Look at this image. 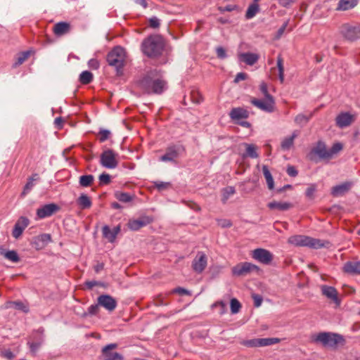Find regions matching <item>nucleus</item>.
<instances>
[{
  "label": "nucleus",
  "mask_w": 360,
  "mask_h": 360,
  "mask_svg": "<svg viewBox=\"0 0 360 360\" xmlns=\"http://www.w3.org/2000/svg\"><path fill=\"white\" fill-rule=\"evenodd\" d=\"M135 86L145 94H161L167 88V82L157 77L156 71L150 70L135 82Z\"/></svg>",
  "instance_id": "f257e3e1"
},
{
  "label": "nucleus",
  "mask_w": 360,
  "mask_h": 360,
  "mask_svg": "<svg viewBox=\"0 0 360 360\" xmlns=\"http://www.w3.org/2000/svg\"><path fill=\"white\" fill-rule=\"evenodd\" d=\"M342 148V144L340 142H337L335 143L330 149H328L325 142L319 140L311 148L308 156L311 160L315 162L318 161L316 157L319 160L328 161L332 159L335 155L341 151Z\"/></svg>",
  "instance_id": "f03ea898"
},
{
  "label": "nucleus",
  "mask_w": 360,
  "mask_h": 360,
  "mask_svg": "<svg viewBox=\"0 0 360 360\" xmlns=\"http://www.w3.org/2000/svg\"><path fill=\"white\" fill-rule=\"evenodd\" d=\"M165 46V39L161 35L150 34L143 40L141 50L147 57L156 58L162 54Z\"/></svg>",
  "instance_id": "7ed1b4c3"
},
{
  "label": "nucleus",
  "mask_w": 360,
  "mask_h": 360,
  "mask_svg": "<svg viewBox=\"0 0 360 360\" xmlns=\"http://www.w3.org/2000/svg\"><path fill=\"white\" fill-rule=\"evenodd\" d=\"M107 62L110 66L114 67L117 75L123 74V68L125 65L126 53L124 49L120 46L114 47L106 57Z\"/></svg>",
  "instance_id": "20e7f679"
},
{
  "label": "nucleus",
  "mask_w": 360,
  "mask_h": 360,
  "mask_svg": "<svg viewBox=\"0 0 360 360\" xmlns=\"http://www.w3.org/2000/svg\"><path fill=\"white\" fill-rule=\"evenodd\" d=\"M288 242L295 246L308 247L314 249H320L330 245L329 241L321 240L303 235L292 236L288 239Z\"/></svg>",
  "instance_id": "39448f33"
},
{
  "label": "nucleus",
  "mask_w": 360,
  "mask_h": 360,
  "mask_svg": "<svg viewBox=\"0 0 360 360\" xmlns=\"http://www.w3.org/2000/svg\"><path fill=\"white\" fill-rule=\"evenodd\" d=\"M313 342L321 343L324 347H335L338 344H343L345 339L342 335L329 332H321L313 336Z\"/></svg>",
  "instance_id": "423d86ee"
},
{
  "label": "nucleus",
  "mask_w": 360,
  "mask_h": 360,
  "mask_svg": "<svg viewBox=\"0 0 360 360\" xmlns=\"http://www.w3.org/2000/svg\"><path fill=\"white\" fill-rule=\"evenodd\" d=\"M186 153V148L181 143H172L169 145L166 150L165 153L160 158L162 162H171L176 163V160L181 155Z\"/></svg>",
  "instance_id": "0eeeda50"
},
{
  "label": "nucleus",
  "mask_w": 360,
  "mask_h": 360,
  "mask_svg": "<svg viewBox=\"0 0 360 360\" xmlns=\"http://www.w3.org/2000/svg\"><path fill=\"white\" fill-rule=\"evenodd\" d=\"M340 33L347 41L353 42L360 39V24H342L340 27Z\"/></svg>",
  "instance_id": "6e6552de"
},
{
  "label": "nucleus",
  "mask_w": 360,
  "mask_h": 360,
  "mask_svg": "<svg viewBox=\"0 0 360 360\" xmlns=\"http://www.w3.org/2000/svg\"><path fill=\"white\" fill-rule=\"evenodd\" d=\"M44 330H45L43 327H39L30 337L32 340L28 341L27 343L29 347L30 352L33 356H36L39 349L44 341Z\"/></svg>",
  "instance_id": "1a4fd4ad"
},
{
  "label": "nucleus",
  "mask_w": 360,
  "mask_h": 360,
  "mask_svg": "<svg viewBox=\"0 0 360 360\" xmlns=\"http://www.w3.org/2000/svg\"><path fill=\"white\" fill-rule=\"evenodd\" d=\"M281 340L277 338H253L250 340H244L240 342V345L247 347H261L279 343Z\"/></svg>",
  "instance_id": "9d476101"
},
{
  "label": "nucleus",
  "mask_w": 360,
  "mask_h": 360,
  "mask_svg": "<svg viewBox=\"0 0 360 360\" xmlns=\"http://www.w3.org/2000/svg\"><path fill=\"white\" fill-rule=\"evenodd\" d=\"M260 268L250 262L239 263L232 268V274L236 276H243L249 274L252 271H259Z\"/></svg>",
  "instance_id": "9b49d317"
},
{
  "label": "nucleus",
  "mask_w": 360,
  "mask_h": 360,
  "mask_svg": "<svg viewBox=\"0 0 360 360\" xmlns=\"http://www.w3.org/2000/svg\"><path fill=\"white\" fill-rule=\"evenodd\" d=\"M117 155L112 150L107 149L104 150L100 158V162L102 166L108 169H114L117 167L118 162L116 160Z\"/></svg>",
  "instance_id": "f8f14e48"
},
{
  "label": "nucleus",
  "mask_w": 360,
  "mask_h": 360,
  "mask_svg": "<svg viewBox=\"0 0 360 360\" xmlns=\"http://www.w3.org/2000/svg\"><path fill=\"white\" fill-rule=\"evenodd\" d=\"M251 255L254 259L265 265L270 264L274 259L273 254L264 248H257L252 250Z\"/></svg>",
  "instance_id": "ddd939ff"
},
{
  "label": "nucleus",
  "mask_w": 360,
  "mask_h": 360,
  "mask_svg": "<svg viewBox=\"0 0 360 360\" xmlns=\"http://www.w3.org/2000/svg\"><path fill=\"white\" fill-rule=\"evenodd\" d=\"M250 103L257 108L266 112H272L275 108L274 98L258 99L252 98Z\"/></svg>",
  "instance_id": "4468645a"
},
{
  "label": "nucleus",
  "mask_w": 360,
  "mask_h": 360,
  "mask_svg": "<svg viewBox=\"0 0 360 360\" xmlns=\"http://www.w3.org/2000/svg\"><path fill=\"white\" fill-rule=\"evenodd\" d=\"M117 343H111L105 345L101 349V354L104 360H123L124 358L122 354L117 352H113V349L117 348Z\"/></svg>",
  "instance_id": "2eb2a0df"
},
{
  "label": "nucleus",
  "mask_w": 360,
  "mask_h": 360,
  "mask_svg": "<svg viewBox=\"0 0 360 360\" xmlns=\"http://www.w3.org/2000/svg\"><path fill=\"white\" fill-rule=\"evenodd\" d=\"M207 264V257L203 252H198L192 262L193 270L201 274L206 268Z\"/></svg>",
  "instance_id": "dca6fc26"
},
{
  "label": "nucleus",
  "mask_w": 360,
  "mask_h": 360,
  "mask_svg": "<svg viewBox=\"0 0 360 360\" xmlns=\"http://www.w3.org/2000/svg\"><path fill=\"white\" fill-rule=\"evenodd\" d=\"M60 210V207L55 203L46 204L37 210V215L39 219H44L52 216Z\"/></svg>",
  "instance_id": "f3484780"
},
{
  "label": "nucleus",
  "mask_w": 360,
  "mask_h": 360,
  "mask_svg": "<svg viewBox=\"0 0 360 360\" xmlns=\"http://www.w3.org/2000/svg\"><path fill=\"white\" fill-rule=\"evenodd\" d=\"M153 221V217L144 215L137 219H130L127 223V226L131 231H138L142 227L150 224Z\"/></svg>",
  "instance_id": "a211bd4d"
},
{
  "label": "nucleus",
  "mask_w": 360,
  "mask_h": 360,
  "mask_svg": "<svg viewBox=\"0 0 360 360\" xmlns=\"http://www.w3.org/2000/svg\"><path fill=\"white\" fill-rule=\"evenodd\" d=\"M97 302L100 306L104 307L108 311H112L117 305L116 300L110 295L103 294L98 297Z\"/></svg>",
  "instance_id": "6ab92c4d"
},
{
  "label": "nucleus",
  "mask_w": 360,
  "mask_h": 360,
  "mask_svg": "<svg viewBox=\"0 0 360 360\" xmlns=\"http://www.w3.org/2000/svg\"><path fill=\"white\" fill-rule=\"evenodd\" d=\"M354 121V116L349 112H343L338 114L335 118V124L340 129L350 126Z\"/></svg>",
  "instance_id": "aec40b11"
},
{
  "label": "nucleus",
  "mask_w": 360,
  "mask_h": 360,
  "mask_svg": "<svg viewBox=\"0 0 360 360\" xmlns=\"http://www.w3.org/2000/svg\"><path fill=\"white\" fill-rule=\"evenodd\" d=\"M354 183L350 181H345L333 186L331 189V195L333 197H340L347 193L352 188Z\"/></svg>",
  "instance_id": "412c9836"
},
{
  "label": "nucleus",
  "mask_w": 360,
  "mask_h": 360,
  "mask_svg": "<svg viewBox=\"0 0 360 360\" xmlns=\"http://www.w3.org/2000/svg\"><path fill=\"white\" fill-rule=\"evenodd\" d=\"M121 231L120 225L115 226L110 229L108 225H104L102 228L103 237L108 240L110 243H114L116 240L117 236Z\"/></svg>",
  "instance_id": "4be33fe9"
},
{
  "label": "nucleus",
  "mask_w": 360,
  "mask_h": 360,
  "mask_svg": "<svg viewBox=\"0 0 360 360\" xmlns=\"http://www.w3.org/2000/svg\"><path fill=\"white\" fill-rule=\"evenodd\" d=\"M229 115L231 120L233 121L234 123H236V121L248 118L250 113L248 110L238 107L232 108Z\"/></svg>",
  "instance_id": "5701e85b"
},
{
  "label": "nucleus",
  "mask_w": 360,
  "mask_h": 360,
  "mask_svg": "<svg viewBox=\"0 0 360 360\" xmlns=\"http://www.w3.org/2000/svg\"><path fill=\"white\" fill-rule=\"evenodd\" d=\"M71 29L72 27L70 23L61 21L54 25L53 27V32L56 37H60L70 33Z\"/></svg>",
  "instance_id": "b1692460"
},
{
  "label": "nucleus",
  "mask_w": 360,
  "mask_h": 360,
  "mask_svg": "<svg viewBox=\"0 0 360 360\" xmlns=\"http://www.w3.org/2000/svg\"><path fill=\"white\" fill-rule=\"evenodd\" d=\"M321 292L328 299H330L337 306L340 304V300L338 298L337 290L329 285H323L321 287Z\"/></svg>",
  "instance_id": "393cba45"
},
{
  "label": "nucleus",
  "mask_w": 360,
  "mask_h": 360,
  "mask_svg": "<svg viewBox=\"0 0 360 360\" xmlns=\"http://www.w3.org/2000/svg\"><path fill=\"white\" fill-rule=\"evenodd\" d=\"M342 270L349 275H360V261H348L343 265Z\"/></svg>",
  "instance_id": "a878e982"
},
{
  "label": "nucleus",
  "mask_w": 360,
  "mask_h": 360,
  "mask_svg": "<svg viewBox=\"0 0 360 360\" xmlns=\"http://www.w3.org/2000/svg\"><path fill=\"white\" fill-rule=\"evenodd\" d=\"M271 210L287 211L293 207L292 203L289 202L272 201L267 204Z\"/></svg>",
  "instance_id": "bb28decb"
},
{
  "label": "nucleus",
  "mask_w": 360,
  "mask_h": 360,
  "mask_svg": "<svg viewBox=\"0 0 360 360\" xmlns=\"http://www.w3.org/2000/svg\"><path fill=\"white\" fill-rule=\"evenodd\" d=\"M14 307L17 310L21 311L25 314L30 311V307L27 303H25L22 301H8L5 303V308L8 309Z\"/></svg>",
  "instance_id": "cd10ccee"
},
{
  "label": "nucleus",
  "mask_w": 360,
  "mask_h": 360,
  "mask_svg": "<svg viewBox=\"0 0 360 360\" xmlns=\"http://www.w3.org/2000/svg\"><path fill=\"white\" fill-rule=\"evenodd\" d=\"M259 58V56L257 53L247 52L242 53L239 55V59L245 62L248 65H253Z\"/></svg>",
  "instance_id": "c85d7f7f"
},
{
  "label": "nucleus",
  "mask_w": 360,
  "mask_h": 360,
  "mask_svg": "<svg viewBox=\"0 0 360 360\" xmlns=\"http://www.w3.org/2000/svg\"><path fill=\"white\" fill-rule=\"evenodd\" d=\"M77 205L82 209H89L92 205L91 198L85 193H82L77 200Z\"/></svg>",
  "instance_id": "c756f323"
},
{
  "label": "nucleus",
  "mask_w": 360,
  "mask_h": 360,
  "mask_svg": "<svg viewBox=\"0 0 360 360\" xmlns=\"http://www.w3.org/2000/svg\"><path fill=\"white\" fill-rule=\"evenodd\" d=\"M0 255H4L6 259L15 263L19 262L20 260V258L15 250L5 251L3 248H1Z\"/></svg>",
  "instance_id": "7c9ffc66"
},
{
  "label": "nucleus",
  "mask_w": 360,
  "mask_h": 360,
  "mask_svg": "<svg viewBox=\"0 0 360 360\" xmlns=\"http://www.w3.org/2000/svg\"><path fill=\"white\" fill-rule=\"evenodd\" d=\"M262 172L266 179L268 188L271 191L274 189V178L268 168V166L263 165L262 166Z\"/></svg>",
  "instance_id": "2f4dec72"
},
{
  "label": "nucleus",
  "mask_w": 360,
  "mask_h": 360,
  "mask_svg": "<svg viewBox=\"0 0 360 360\" xmlns=\"http://www.w3.org/2000/svg\"><path fill=\"white\" fill-rule=\"evenodd\" d=\"M358 3V0H340L338 9L347 11L353 8Z\"/></svg>",
  "instance_id": "473e14b6"
},
{
  "label": "nucleus",
  "mask_w": 360,
  "mask_h": 360,
  "mask_svg": "<svg viewBox=\"0 0 360 360\" xmlns=\"http://www.w3.org/2000/svg\"><path fill=\"white\" fill-rule=\"evenodd\" d=\"M30 53H31L30 51H25L19 53L16 56L15 61L13 63V67L16 68V67L22 65L30 56Z\"/></svg>",
  "instance_id": "72a5a7b5"
},
{
  "label": "nucleus",
  "mask_w": 360,
  "mask_h": 360,
  "mask_svg": "<svg viewBox=\"0 0 360 360\" xmlns=\"http://www.w3.org/2000/svg\"><path fill=\"white\" fill-rule=\"evenodd\" d=\"M297 134L294 132L291 136L285 137L281 142V148L284 150H289L294 144V140Z\"/></svg>",
  "instance_id": "f704fd0d"
},
{
  "label": "nucleus",
  "mask_w": 360,
  "mask_h": 360,
  "mask_svg": "<svg viewBox=\"0 0 360 360\" xmlns=\"http://www.w3.org/2000/svg\"><path fill=\"white\" fill-rule=\"evenodd\" d=\"M115 196L119 201L125 203L131 202L134 198V195H131L129 193L120 191H117L115 193Z\"/></svg>",
  "instance_id": "c9c22d12"
},
{
  "label": "nucleus",
  "mask_w": 360,
  "mask_h": 360,
  "mask_svg": "<svg viewBox=\"0 0 360 360\" xmlns=\"http://www.w3.org/2000/svg\"><path fill=\"white\" fill-rule=\"evenodd\" d=\"M94 181V176L92 174L82 175L79 177V184L82 187L91 186Z\"/></svg>",
  "instance_id": "e433bc0d"
},
{
  "label": "nucleus",
  "mask_w": 360,
  "mask_h": 360,
  "mask_svg": "<svg viewBox=\"0 0 360 360\" xmlns=\"http://www.w3.org/2000/svg\"><path fill=\"white\" fill-rule=\"evenodd\" d=\"M259 11V6L257 3L251 4L245 13V18L247 19L252 18Z\"/></svg>",
  "instance_id": "4c0bfd02"
},
{
  "label": "nucleus",
  "mask_w": 360,
  "mask_h": 360,
  "mask_svg": "<svg viewBox=\"0 0 360 360\" xmlns=\"http://www.w3.org/2000/svg\"><path fill=\"white\" fill-rule=\"evenodd\" d=\"M39 179V176L37 174H34L32 176L27 179V181L24 186V189L22 191V194L25 195L30 192L33 186H34V181Z\"/></svg>",
  "instance_id": "58836bf2"
},
{
  "label": "nucleus",
  "mask_w": 360,
  "mask_h": 360,
  "mask_svg": "<svg viewBox=\"0 0 360 360\" xmlns=\"http://www.w3.org/2000/svg\"><path fill=\"white\" fill-rule=\"evenodd\" d=\"M93 78V74L88 70H85L80 74L79 82L82 84H89L92 82Z\"/></svg>",
  "instance_id": "ea45409f"
},
{
  "label": "nucleus",
  "mask_w": 360,
  "mask_h": 360,
  "mask_svg": "<svg viewBox=\"0 0 360 360\" xmlns=\"http://www.w3.org/2000/svg\"><path fill=\"white\" fill-rule=\"evenodd\" d=\"M245 146L246 147V153L245 156L250 157L251 158H258L259 155L257 153V146L254 144H248L245 143Z\"/></svg>",
  "instance_id": "a19ab883"
},
{
  "label": "nucleus",
  "mask_w": 360,
  "mask_h": 360,
  "mask_svg": "<svg viewBox=\"0 0 360 360\" xmlns=\"http://www.w3.org/2000/svg\"><path fill=\"white\" fill-rule=\"evenodd\" d=\"M277 68L278 70V78L281 83L284 81L283 60L281 55L277 57Z\"/></svg>",
  "instance_id": "79ce46f5"
},
{
  "label": "nucleus",
  "mask_w": 360,
  "mask_h": 360,
  "mask_svg": "<svg viewBox=\"0 0 360 360\" xmlns=\"http://www.w3.org/2000/svg\"><path fill=\"white\" fill-rule=\"evenodd\" d=\"M236 193V189L233 186H228L222 190V201L225 203L231 195Z\"/></svg>",
  "instance_id": "37998d69"
},
{
  "label": "nucleus",
  "mask_w": 360,
  "mask_h": 360,
  "mask_svg": "<svg viewBox=\"0 0 360 360\" xmlns=\"http://www.w3.org/2000/svg\"><path fill=\"white\" fill-rule=\"evenodd\" d=\"M99 306L98 302H97V304H91L89 307L87 311L84 312L82 314L83 317H86L87 316H95L97 315L99 312Z\"/></svg>",
  "instance_id": "c03bdc74"
},
{
  "label": "nucleus",
  "mask_w": 360,
  "mask_h": 360,
  "mask_svg": "<svg viewBox=\"0 0 360 360\" xmlns=\"http://www.w3.org/2000/svg\"><path fill=\"white\" fill-rule=\"evenodd\" d=\"M191 98L193 103L200 104L203 101V97L198 90L193 89L191 91Z\"/></svg>",
  "instance_id": "a18cd8bd"
},
{
  "label": "nucleus",
  "mask_w": 360,
  "mask_h": 360,
  "mask_svg": "<svg viewBox=\"0 0 360 360\" xmlns=\"http://www.w3.org/2000/svg\"><path fill=\"white\" fill-rule=\"evenodd\" d=\"M111 135V132L108 129H101L98 132L97 137L101 143L108 140Z\"/></svg>",
  "instance_id": "49530a36"
},
{
  "label": "nucleus",
  "mask_w": 360,
  "mask_h": 360,
  "mask_svg": "<svg viewBox=\"0 0 360 360\" xmlns=\"http://www.w3.org/2000/svg\"><path fill=\"white\" fill-rule=\"evenodd\" d=\"M313 114L310 113L309 116L303 114L297 115L295 118V122L300 125L306 124L312 117Z\"/></svg>",
  "instance_id": "de8ad7c7"
},
{
  "label": "nucleus",
  "mask_w": 360,
  "mask_h": 360,
  "mask_svg": "<svg viewBox=\"0 0 360 360\" xmlns=\"http://www.w3.org/2000/svg\"><path fill=\"white\" fill-rule=\"evenodd\" d=\"M230 305H231V311L233 314L238 313L241 308V304L236 298H232L231 300Z\"/></svg>",
  "instance_id": "09e8293b"
},
{
  "label": "nucleus",
  "mask_w": 360,
  "mask_h": 360,
  "mask_svg": "<svg viewBox=\"0 0 360 360\" xmlns=\"http://www.w3.org/2000/svg\"><path fill=\"white\" fill-rule=\"evenodd\" d=\"M215 307H219V313L220 315H223L227 311L226 304L223 301H217L212 304V308Z\"/></svg>",
  "instance_id": "8fccbe9b"
},
{
  "label": "nucleus",
  "mask_w": 360,
  "mask_h": 360,
  "mask_svg": "<svg viewBox=\"0 0 360 360\" xmlns=\"http://www.w3.org/2000/svg\"><path fill=\"white\" fill-rule=\"evenodd\" d=\"M154 186L158 190V191H163L172 187V184L169 182L164 181H154Z\"/></svg>",
  "instance_id": "3c124183"
},
{
  "label": "nucleus",
  "mask_w": 360,
  "mask_h": 360,
  "mask_svg": "<svg viewBox=\"0 0 360 360\" xmlns=\"http://www.w3.org/2000/svg\"><path fill=\"white\" fill-rule=\"evenodd\" d=\"M259 90L265 98H274V97L269 93L268 86L265 82H262L260 83Z\"/></svg>",
  "instance_id": "603ef678"
},
{
  "label": "nucleus",
  "mask_w": 360,
  "mask_h": 360,
  "mask_svg": "<svg viewBox=\"0 0 360 360\" xmlns=\"http://www.w3.org/2000/svg\"><path fill=\"white\" fill-rule=\"evenodd\" d=\"M98 179L101 185H108L111 181L110 175L105 172L102 173L99 176Z\"/></svg>",
  "instance_id": "864d4df0"
},
{
  "label": "nucleus",
  "mask_w": 360,
  "mask_h": 360,
  "mask_svg": "<svg viewBox=\"0 0 360 360\" xmlns=\"http://www.w3.org/2000/svg\"><path fill=\"white\" fill-rule=\"evenodd\" d=\"M316 191V185L315 184H310V186L307 188L305 191L306 197L309 199H313L314 198V193Z\"/></svg>",
  "instance_id": "5fc2aeb1"
},
{
  "label": "nucleus",
  "mask_w": 360,
  "mask_h": 360,
  "mask_svg": "<svg viewBox=\"0 0 360 360\" xmlns=\"http://www.w3.org/2000/svg\"><path fill=\"white\" fill-rule=\"evenodd\" d=\"M23 231L24 229L16 222L14 225L12 235L15 238H18L22 235Z\"/></svg>",
  "instance_id": "6e6d98bb"
},
{
  "label": "nucleus",
  "mask_w": 360,
  "mask_h": 360,
  "mask_svg": "<svg viewBox=\"0 0 360 360\" xmlns=\"http://www.w3.org/2000/svg\"><path fill=\"white\" fill-rule=\"evenodd\" d=\"M0 356L8 360H13L15 357L14 354L11 349H2L0 352Z\"/></svg>",
  "instance_id": "4d7b16f0"
},
{
  "label": "nucleus",
  "mask_w": 360,
  "mask_h": 360,
  "mask_svg": "<svg viewBox=\"0 0 360 360\" xmlns=\"http://www.w3.org/2000/svg\"><path fill=\"white\" fill-rule=\"evenodd\" d=\"M217 224L221 228H229L233 225L231 221L227 219H217Z\"/></svg>",
  "instance_id": "13d9d810"
},
{
  "label": "nucleus",
  "mask_w": 360,
  "mask_h": 360,
  "mask_svg": "<svg viewBox=\"0 0 360 360\" xmlns=\"http://www.w3.org/2000/svg\"><path fill=\"white\" fill-rule=\"evenodd\" d=\"M160 25V20L157 17L153 16L149 19V26L151 28H158Z\"/></svg>",
  "instance_id": "bf43d9fd"
},
{
  "label": "nucleus",
  "mask_w": 360,
  "mask_h": 360,
  "mask_svg": "<svg viewBox=\"0 0 360 360\" xmlns=\"http://www.w3.org/2000/svg\"><path fill=\"white\" fill-rule=\"evenodd\" d=\"M217 56L220 59H224L227 57L226 51L222 46L216 49Z\"/></svg>",
  "instance_id": "052dcab7"
},
{
  "label": "nucleus",
  "mask_w": 360,
  "mask_h": 360,
  "mask_svg": "<svg viewBox=\"0 0 360 360\" xmlns=\"http://www.w3.org/2000/svg\"><path fill=\"white\" fill-rule=\"evenodd\" d=\"M287 174L291 177H295L298 174L297 169L292 165H288L286 169Z\"/></svg>",
  "instance_id": "680f3d73"
},
{
  "label": "nucleus",
  "mask_w": 360,
  "mask_h": 360,
  "mask_svg": "<svg viewBox=\"0 0 360 360\" xmlns=\"http://www.w3.org/2000/svg\"><path fill=\"white\" fill-rule=\"evenodd\" d=\"M17 223L22 228V229H25L29 225L30 221L27 217H20L17 221Z\"/></svg>",
  "instance_id": "e2e57ef3"
},
{
  "label": "nucleus",
  "mask_w": 360,
  "mask_h": 360,
  "mask_svg": "<svg viewBox=\"0 0 360 360\" xmlns=\"http://www.w3.org/2000/svg\"><path fill=\"white\" fill-rule=\"evenodd\" d=\"M88 65L90 68L93 70H97L100 67V63L97 59L91 58L89 60Z\"/></svg>",
  "instance_id": "0e129e2a"
},
{
  "label": "nucleus",
  "mask_w": 360,
  "mask_h": 360,
  "mask_svg": "<svg viewBox=\"0 0 360 360\" xmlns=\"http://www.w3.org/2000/svg\"><path fill=\"white\" fill-rule=\"evenodd\" d=\"M172 293H177V294H179L181 295H190V292L188 290H186V289H185L184 288H181V287H178V288H176L173 289L172 290Z\"/></svg>",
  "instance_id": "69168bd1"
},
{
  "label": "nucleus",
  "mask_w": 360,
  "mask_h": 360,
  "mask_svg": "<svg viewBox=\"0 0 360 360\" xmlns=\"http://www.w3.org/2000/svg\"><path fill=\"white\" fill-rule=\"evenodd\" d=\"M236 8V5L229 4V5L225 6H220V7H219L218 9L221 13H224V12H226V11L227 12L233 11Z\"/></svg>",
  "instance_id": "338daca9"
},
{
  "label": "nucleus",
  "mask_w": 360,
  "mask_h": 360,
  "mask_svg": "<svg viewBox=\"0 0 360 360\" xmlns=\"http://www.w3.org/2000/svg\"><path fill=\"white\" fill-rule=\"evenodd\" d=\"M252 299L254 300V305H255V307H259L262 304V296L258 295V294H253L252 295Z\"/></svg>",
  "instance_id": "774afa93"
}]
</instances>
